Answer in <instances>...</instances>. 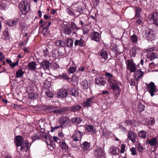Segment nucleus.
<instances>
[{"label":"nucleus","instance_id":"obj_29","mask_svg":"<svg viewBox=\"0 0 158 158\" xmlns=\"http://www.w3.org/2000/svg\"><path fill=\"white\" fill-rule=\"evenodd\" d=\"M90 144L87 142H85L83 144L81 145V148L84 151H88L90 149Z\"/></svg>","mask_w":158,"mask_h":158},{"label":"nucleus","instance_id":"obj_54","mask_svg":"<svg viewBox=\"0 0 158 158\" xmlns=\"http://www.w3.org/2000/svg\"><path fill=\"white\" fill-rule=\"evenodd\" d=\"M155 122V120L153 119H151L146 122V124L148 125L153 124Z\"/></svg>","mask_w":158,"mask_h":158},{"label":"nucleus","instance_id":"obj_9","mask_svg":"<svg viewBox=\"0 0 158 158\" xmlns=\"http://www.w3.org/2000/svg\"><path fill=\"white\" fill-rule=\"evenodd\" d=\"M26 141V140H24L23 138L20 136H17L16 137L15 139V141L16 145L17 147V150L19 149L20 146H21L23 142Z\"/></svg>","mask_w":158,"mask_h":158},{"label":"nucleus","instance_id":"obj_41","mask_svg":"<svg viewBox=\"0 0 158 158\" xmlns=\"http://www.w3.org/2000/svg\"><path fill=\"white\" fill-rule=\"evenodd\" d=\"M68 109V107H63L62 108L57 110V114H62Z\"/></svg>","mask_w":158,"mask_h":158},{"label":"nucleus","instance_id":"obj_35","mask_svg":"<svg viewBox=\"0 0 158 158\" xmlns=\"http://www.w3.org/2000/svg\"><path fill=\"white\" fill-rule=\"evenodd\" d=\"M147 131L144 130H141L139 132L138 136L143 139H145L146 137Z\"/></svg>","mask_w":158,"mask_h":158},{"label":"nucleus","instance_id":"obj_50","mask_svg":"<svg viewBox=\"0 0 158 158\" xmlns=\"http://www.w3.org/2000/svg\"><path fill=\"white\" fill-rule=\"evenodd\" d=\"M130 150L131 152V154L134 156L137 154V152L136 148L132 147L130 148Z\"/></svg>","mask_w":158,"mask_h":158},{"label":"nucleus","instance_id":"obj_30","mask_svg":"<svg viewBox=\"0 0 158 158\" xmlns=\"http://www.w3.org/2000/svg\"><path fill=\"white\" fill-rule=\"evenodd\" d=\"M18 20L17 18L10 20L7 22V24L10 27L16 25L18 23Z\"/></svg>","mask_w":158,"mask_h":158},{"label":"nucleus","instance_id":"obj_7","mask_svg":"<svg viewBox=\"0 0 158 158\" xmlns=\"http://www.w3.org/2000/svg\"><path fill=\"white\" fill-rule=\"evenodd\" d=\"M95 97L94 96L86 99L85 101L82 104L83 106L89 107L91 106L94 102Z\"/></svg>","mask_w":158,"mask_h":158},{"label":"nucleus","instance_id":"obj_49","mask_svg":"<svg viewBox=\"0 0 158 158\" xmlns=\"http://www.w3.org/2000/svg\"><path fill=\"white\" fill-rule=\"evenodd\" d=\"M137 37L136 35H133L131 36V40L134 43H136L137 41Z\"/></svg>","mask_w":158,"mask_h":158},{"label":"nucleus","instance_id":"obj_5","mask_svg":"<svg viewBox=\"0 0 158 158\" xmlns=\"http://www.w3.org/2000/svg\"><path fill=\"white\" fill-rule=\"evenodd\" d=\"M146 85L148 91L151 96H153L154 95V93L156 92L157 91V89L156 88L154 83L151 82L149 84H146Z\"/></svg>","mask_w":158,"mask_h":158},{"label":"nucleus","instance_id":"obj_12","mask_svg":"<svg viewBox=\"0 0 158 158\" xmlns=\"http://www.w3.org/2000/svg\"><path fill=\"white\" fill-rule=\"evenodd\" d=\"M68 92L65 89H60L57 93V95L58 98H65L68 95Z\"/></svg>","mask_w":158,"mask_h":158},{"label":"nucleus","instance_id":"obj_47","mask_svg":"<svg viewBox=\"0 0 158 158\" xmlns=\"http://www.w3.org/2000/svg\"><path fill=\"white\" fill-rule=\"evenodd\" d=\"M76 66H72L70 67L68 70V73L69 74L73 73L76 70Z\"/></svg>","mask_w":158,"mask_h":158},{"label":"nucleus","instance_id":"obj_26","mask_svg":"<svg viewBox=\"0 0 158 158\" xmlns=\"http://www.w3.org/2000/svg\"><path fill=\"white\" fill-rule=\"evenodd\" d=\"M84 40L82 38H81L79 40H75L74 44L76 46H79L83 47L84 45Z\"/></svg>","mask_w":158,"mask_h":158},{"label":"nucleus","instance_id":"obj_43","mask_svg":"<svg viewBox=\"0 0 158 158\" xmlns=\"http://www.w3.org/2000/svg\"><path fill=\"white\" fill-rule=\"evenodd\" d=\"M60 54L61 53L58 50H55L52 53V56L57 58L61 56Z\"/></svg>","mask_w":158,"mask_h":158},{"label":"nucleus","instance_id":"obj_64","mask_svg":"<svg viewBox=\"0 0 158 158\" xmlns=\"http://www.w3.org/2000/svg\"><path fill=\"white\" fill-rule=\"evenodd\" d=\"M135 10L136 13H140L141 12V10L139 7H135Z\"/></svg>","mask_w":158,"mask_h":158},{"label":"nucleus","instance_id":"obj_22","mask_svg":"<svg viewBox=\"0 0 158 158\" xmlns=\"http://www.w3.org/2000/svg\"><path fill=\"white\" fill-rule=\"evenodd\" d=\"M41 133L39 132L35 133L31 136V139L33 141L37 139H40L41 138Z\"/></svg>","mask_w":158,"mask_h":158},{"label":"nucleus","instance_id":"obj_2","mask_svg":"<svg viewBox=\"0 0 158 158\" xmlns=\"http://www.w3.org/2000/svg\"><path fill=\"white\" fill-rule=\"evenodd\" d=\"M19 7L22 14L26 15L28 14L30 9V4L27 1H23L20 2Z\"/></svg>","mask_w":158,"mask_h":158},{"label":"nucleus","instance_id":"obj_60","mask_svg":"<svg viewBox=\"0 0 158 158\" xmlns=\"http://www.w3.org/2000/svg\"><path fill=\"white\" fill-rule=\"evenodd\" d=\"M60 76L63 79L69 80V78L67 77V76L65 73H62L60 75Z\"/></svg>","mask_w":158,"mask_h":158},{"label":"nucleus","instance_id":"obj_10","mask_svg":"<svg viewBox=\"0 0 158 158\" xmlns=\"http://www.w3.org/2000/svg\"><path fill=\"white\" fill-rule=\"evenodd\" d=\"M89 35L90 37L92 40L98 42L99 41L100 35L99 33L94 31L91 32Z\"/></svg>","mask_w":158,"mask_h":158},{"label":"nucleus","instance_id":"obj_55","mask_svg":"<svg viewBox=\"0 0 158 158\" xmlns=\"http://www.w3.org/2000/svg\"><path fill=\"white\" fill-rule=\"evenodd\" d=\"M131 86H134L135 85V81L133 78H131L129 81Z\"/></svg>","mask_w":158,"mask_h":158},{"label":"nucleus","instance_id":"obj_8","mask_svg":"<svg viewBox=\"0 0 158 158\" xmlns=\"http://www.w3.org/2000/svg\"><path fill=\"white\" fill-rule=\"evenodd\" d=\"M94 154L97 158H99L102 156L104 157L105 156V154L103 150L99 147L97 148L94 150Z\"/></svg>","mask_w":158,"mask_h":158},{"label":"nucleus","instance_id":"obj_15","mask_svg":"<svg viewBox=\"0 0 158 158\" xmlns=\"http://www.w3.org/2000/svg\"><path fill=\"white\" fill-rule=\"evenodd\" d=\"M19 148V149L22 151H27L30 148L28 142L26 140L23 142Z\"/></svg>","mask_w":158,"mask_h":158},{"label":"nucleus","instance_id":"obj_14","mask_svg":"<svg viewBox=\"0 0 158 158\" xmlns=\"http://www.w3.org/2000/svg\"><path fill=\"white\" fill-rule=\"evenodd\" d=\"M62 31L65 34L69 35L72 33V30L70 26L64 25L62 26Z\"/></svg>","mask_w":158,"mask_h":158},{"label":"nucleus","instance_id":"obj_56","mask_svg":"<svg viewBox=\"0 0 158 158\" xmlns=\"http://www.w3.org/2000/svg\"><path fill=\"white\" fill-rule=\"evenodd\" d=\"M46 94L48 97L49 98H52L53 95V94L49 91H47Z\"/></svg>","mask_w":158,"mask_h":158},{"label":"nucleus","instance_id":"obj_46","mask_svg":"<svg viewBox=\"0 0 158 158\" xmlns=\"http://www.w3.org/2000/svg\"><path fill=\"white\" fill-rule=\"evenodd\" d=\"M84 8L81 6H79L77 7L75 11L76 13L78 12L79 13H82L83 12Z\"/></svg>","mask_w":158,"mask_h":158},{"label":"nucleus","instance_id":"obj_32","mask_svg":"<svg viewBox=\"0 0 158 158\" xmlns=\"http://www.w3.org/2000/svg\"><path fill=\"white\" fill-rule=\"evenodd\" d=\"M136 148L137 149L138 151L141 153L143 152L144 150V148L143 145L139 143H136Z\"/></svg>","mask_w":158,"mask_h":158},{"label":"nucleus","instance_id":"obj_58","mask_svg":"<svg viewBox=\"0 0 158 158\" xmlns=\"http://www.w3.org/2000/svg\"><path fill=\"white\" fill-rule=\"evenodd\" d=\"M61 125H60L55 126V127H51V131L52 132H53L55 129H58L60 128L61 127Z\"/></svg>","mask_w":158,"mask_h":158},{"label":"nucleus","instance_id":"obj_23","mask_svg":"<svg viewBox=\"0 0 158 158\" xmlns=\"http://www.w3.org/2000/svg\"><path fill=\"white\" fill-rule=\"evenodd\" d=\"M150 20L153 21L158 19V12H155L149 15Z\"/></svg>","mask_w":158,"mask_h":158},{"label":"nucleus","instance_id":"obj_51","mask_svg":"<svg viewBox=\"0 0 158 158\" xmlns=\"http://www.w3.org/2000/svg\"><path fill=\"white\" fill-rule=\"evenodd\" d=\"M138 109L140 111L142 112L144 110L145 106L141 104H139L138 105Z\"/></svg>","mask_w":158,"mask_h":158},{"label":"nucleus","instance_id":"obj_39","mask_svg":"<svg viewBox=\"0 0 158 158\" xmlns=\"http://www.w3.org/2000/svg\"><path fill=\"white\" fill-rule=\"evenodd\" d=\"M156 143L157 139L156 138H152L148 142V143L151 146L156 145Z\"/></svg>","mask_w":158,"mask_h":158},{"label":"nucleus","instance_id":"obj_61","mask_svg":"<svg viewBox=\"0 0 158 158\" xmlns=\"http://www.w3.org/2000/svg\"><path fill=\"white\" fill-rule=\"evenodd\" d=\"M71 26L72 28L73 29H77V26L75 25L74 23V22H71Z\"/></svg>","mask_w":158,"mask_h":158},{"label":"nucleus","instance_id":"obj_42","mask_svg":"<svg viewBox=\"0 0 158 158\" xmlns=\"http://www.w3.org/2000/svg\"><path fill=\"white\" fill-rule=\"evenodd\" d=\"M70 94L74 96L75 97H77L78 95V91L75 89H72L70 92Z\"/></svg>","mask_w":158,"mask_h":158},{"label":"nucleus","instance_id":"obj_44","mask_svg":"<svg viewBox=\"0 0 158 158\" xmlns=\"http://www.w3.org/2000/svg\"><path fill=\"white\" fill-rule=\"evenodd\" d=\"M3 39L6 40L9 38V35L7 30H6L3 33Z\"/></svg>","mask_w":158,"mask_h":158},{"label":"nucleus","instance_id":"obj_3","mask_svg":"<svg viewBox=\"0 0 158 158\" xmlns=\"http://www.w3.org/2000/svg\"><path fill=\"white\" fill-rule=\"evenodd\" d=\"M147 58L151 60H153L156 58L158 56V52L156 47L150 48L147 49Z\"/></svg>","mask_w":158,"mask_h":158},{"label":"nucleus","instance_id":"obj_18","mask_svg":"<svg viewBox=\"0 0 158 158\" xmlns=\"http://www.w3.org/2000/svg\"><path fill=\"white\" fill-rule=\"evenodd\" d=\"M146 36L148 39L150 41L154 40L155 38L154 33L153 31H148L146 32Z\"/></svg>","mask_w":158,"mask_h":158},{"label":"nucleus","instance_id":"obj_37","mask_svg":"<svg viewBox=\"0 0 158 158\" xmlns=\"http://www.w3.org/2000/svg\"><path fill=\"white\" fill-rule=\"evenodd\" d=\"M72 111L75 112L80 110L81 108V106L78 105L73 106L71 107Z\"/></svg>","mask_w":158,"mask_h":158},{"label":"nucleus","instance_id":"obj_52","mask_svg":"<svg viewBox=\"0 0 158 158\" xmlns=\"http://www.w3.org/2000/svg\"><path fill=\"white\" fill-rule=\"evenodd\" d=\"M48 50L47 48H45V49H44L42 53L43 55L44 56H47L48 54Z\"/></svg>","mask_w":158,"mask_h":158},{"label":"nucleus","instance_id":"obj_11","mask_svg":"<svg viewBox=\"0 0 158 158\" xmlns=\"http://www.w3.org/2000/svg\"><path fill=\"white\" fill-rule=\"evenodd\" d=\"M51 65L50 63L48 60H43L40 63V67L38 70L43 68L44 70H48Z\"/></svg>","mask_w":158,"mask_h":158},{"label":"nucleus","instance_id":"obj_38","mask_svg":"<svg viewBox=\"0 0 158 158\" xmlns=\"http://www.w3.org/2000/svg\"><path fill=\"white\" fill-rule=\"evenodd\" d=\"M50 31L48 27H45L41 31L42 34L44 36L47 35L49 34Z\"/></svg>","mask_w":158,"mask_h":158},{"label":"nucleus","instance_id":"obj_19","mask_svg":"<svg viewBox=\"0 0 158 158\" xmlns=\"http://www.w3.org/2000/svg\"><path fill=\"white\" fill-rule=\"evenodd\" d=\"M95 82L97 84L102 85H104L106 83L104 78L100 77H98L96 78Z\"/></svg>","mask_w":158,"mask_h":158},{"label":"nucleus","instance_id":"obj_4","mask_svg":"<svg viewBox=\"0 0 158 158\" xmlns=\"http://www.w3.org/2000/svg\"><path fill=\"white\" fill-rule=\"evenodd\" d=\"M125 63L127 69L129 70L131 72H134L136 71V66L133 60L127 59L126 60Z\"/></svg>","mask_w":158,"mask_h":158},{"label":"nucleus","instance_id":"obj_21","mask_svg":"<svg viewBox=\"0 0 158 158\" xmlns=\"http://www.w3.org/2000/svg\"><path fill=\"white\" fill-rule=\"evenodd\" d=\"M81 88L83 89H86L90 86V84L88 81L86 80L82 81L80 83Z\"/></svg>","mask_w":158,"mask_h":158},{"label":"nucleus","instance_id":"obj_20","mask_svg":"<svg viewBox=\"0 0 158 158\" xmlns=\"http://www.w3.org/2000/svg\"><path fill=\"white\" fill-rule=\"evenodd\" d=\"M144 73L140 70H138L135 73V79L138 81L143 76Z\"/></svg>","mask_w":158,"mask_h":158},{"label":"nucleus","instance_id":"obj_24","mask_svg":"<svg viewBox=\"0 0 158 158\" xmlns=\"http://www.w3.org/2000/svg\"><path fill=\"white\" fill-rule=\"evenodd\" d=\"M37 64L35 62L32 61L31 62L29 63L28 64V67L29 69L31 71L35 70L36 69V66Z\"/></svg>","mask_w":158,"mask_h":158},{"label":"nucleus","instance_id":"obj_1","mask_svg":"<svg viewBox=\"0 0 158 158\" xmlns=\"http://www.w3.org/2000/svg\"><path fill=\"white\" fill-rule=\"evenodd\" d=\"M108 82L110 84V86L113 90V94L116 97H118L121 90L119 87L121 83L120 82L116 81L114 79H109Z\"/></svg>","mask_w":158,"mask_h":158},{"label":"nucleus","instance_id":"obj_59","mask_svg":"<svg viewBox=\"0 0 158 158\" xmlns=\"http://www.w3.org/2000/svg\"><path fill=\"white\" fill-rule=\"evenodd\" d=\"M136 23L138 25H140L143 24V20L142 19L139 18L136 20Z\"/></svg>","mask_w":158,"mask_h":158},{"label":"nucleus","instance_id":"obj_34","mask_svg":"<svg viewBox=\"0 0 158 158\" xmlns=\"http://www.w3.org/2000/svg\"><path fill=\"white\" fill-rule=\"evenodd\" d=\"M72 122L76 124H80L81 122V120L79 117H74L71 119Z\"/></svg>","mask_w":158,"mask_h":158},{"label":"nucleus","instance_id":"obj_16","mask_svg":"<svg viewBox=\"0 0 158 158\" xmlns=\"http://www.w3.org/2000/svg\"><path fill=\"white\" fill-rule=\"evenodd\" d=\"M140 52V48L137 46H134L131 50L130 54L131 57H135L136 54L139 53Z\"/></svg>","mask_w":158,"mask_h":158},{"label":"nucleus","instance_id":"obj_27","mask_svg":"<svg viewBox=\"0 0 158 158\" xmlns=\"http://www.w3.org/2000/svg\"><path fill=\"white\" fill-rule=\"evenodd\" d=\"M69 120V118L66 116H63L61 117L59 120V122L61 125H63Z\"/></svg>","mask_w":158,"mask_h":158},{"label":"nucleus","instance_id":"obj_28","mask_svg":"<svg viewBox=\"0 0 158 158\" xmlns=\"http://www.w3.org/2000/svg\"><path fill=\"white\" fill-rule=\"evenodd\" d=\"M65 46L69 48L72 47L73 46V41L70 38H67L65 40Z\"/></svg>","mask_w":158,"mask_h":158},{"label":"nucleus","instance_id":"obj_63","mask_svg":"<svg viewBox=\"0 0 158 158\" xmlns=\"http://www.w3.org/2000/svg\"><path fill=\"white\" fill-rule=\"evenodd\" d=\"M125 148V146L124 144H122L121 145L120 152L122 153L124 152Z\"/></svg>","mask_w":158,"mask_h":158},{"label":"nucleus","instance_id":"obj_31","mask_svg":"<svg viewBox=\"0 0 158 158\" xmlns=\"http://www.w3.org/2000/svg\"><path fill=\"white\" fill-rule=\"evenodd\" d=\"M100 55L102 58L105 60L108 58V54L107 51L105 50H102L101 51Z\"/></svg>","mask_w":158,"mask_h":158},{"label":"nucleus","instance_id":"obj_53","mask_svg":"<svg viewBox=\"0 0 158 158\" xmlns=\"http://www.w3.org/2000/svg\"><path fill=\"white\" fill-rule=\"evenodd\" d=\"M57 108L56 107H53L52 106L51 109L50 110V113L54 112L57 114V110H56Z\"/></svg>","mask_w":158,"mask_h":158},{"label":"nucleus","instance_id":"obj_17","mask_svg":"<svg viewBox=\"0 0 158 158\" xmlns=\"http://www.w3.org/2000/svg\"><path fill=\"white\" fill-rule=\"evenodd\" d=\"M85 129L86 131L91 134H94L96 132L94 126L92 125H87Z\"/></svg>","mask_w":158,"mask_h":158},{"label":"nucleus","instance_id":"obj_25","mask_svg":"<svg viewBox=\"0 0 158 158\" xmlns=\"http://www.w3.org/2000/svg\"><path fill=\"white\" fill-rule=\"evenodd\" d=\"M110 152L112 154L114 155H116L118 154L119 150L117 147L114 146L110 148Z\"/></svg>","mask_w":158,"mask_h":158},{"label":"nucleus","instance_id":"obj_36","mask_svg":"<svg viewBox=\"0 0 158 158\" xmlns=\"http://www.w3.org/2000/svg\"><path fill=\"white\" fill-rule=\"evenodd\" d=\"M24 72L22 69H19L16 72V77L20 78L24 74Z\"/></svg>","mask_w":158,"mask_h":158},{"label":"nucleus","instance_id":"obj_45","mask_svg":"<svg viewBox=\"0 0 158 158\" xmlns=\"http://www.w3.org/2000/svg\"><path fill=\"white\" fill-rule=\"evenodd\" d=\"M68 13L69 15L74 16L76 17H77L79 15V14H76L75 10H69Z\"/></svg>","mask_w":158,"mask_h":158},{"label":"nucleus","instance_id":"obj_6","mask_svg":"<svg viewBox=\"0 0 158 158\" xmlns=\"http://www.w3.org/2000/svg\"><path fill=\"white\" fill-rule=\"evenodd\" d=\"M83 135L82 132L77 130H75L72 135V138L75 141H79L81 140Z\"/></svg>","mask_w":158,"mask_h":158},{"label":"nucleus","instance_id":"obj_62","mask_svg":"<svg viewBox=\"0 0 158 158\" xmlns=\"http://www.w3.org/2000/svg\"><path fill=\"white\" fill-rule=\"evenodd\" d=\"M52 106L49 105L45 107V109L47 112L50 113V110Z\"/></svg>","mask_w":158,"mask_h":158},{"label":"nucleus","instance_id":"obj_13","mask_svg":"<svg viewBox=\"0 0 158 158\" xmlns=\"http://www.w3.org/2000/svg\"><path fill=\"white\" fill-rule=\"evenodd\" d=\"M136 135L132 131H129L128 133V138L133 143L136 142Z\"/></svg>","mask_w":158,"mask_h":158},{"label":"nucleus","instance_id":"obj_33","mask_svg":"<svg viewBox=\"0 0 158 158\" xmlns=\"http://www.w3.org/2000/svg\"><path fill=\"white\" fill-rule=\"evenodd\" d=\"M55 44L57 46L60 47H64L65 46V42L61 40H56L55 42Z\"/></svg>","mask_w":158,"mask_h":158},{"label":"nucleus","instance_id":"obj_48","mask_svg":"<svg viewBox=\"0 0 158 158\" xmlns=\"http://www.w3.org/2000/svg\"><path fill=\"white\" fill-rule=\"evenodd\" d=\"M29 40V37H23L22 39V44L20 45V46H21L23 45H26L27 43Z\"/></svg>","mask_w":158,"mask_h":158},{"label":"nucleus","instance_id":"obj_40","mask_svg":"<svg viewBox=\"0 0 158 158\" xmlns=\"http://www.w3.org/2000/svg\"><path fill=\"white\" fill-rule=\"evenodd\" d=\"M60 144L63 149L66 150L68 149V146L65 142H60Z\"/></svg>","mask_w":158,"mask_h":158},{"label":"nucleus","instance_id":"obj_57","mask_svg":"<svg viewBox=\"0 0 158 158\" xmlns=\"http://www.w3.org/2000/svg\"><path fill=\"white\" fill-rule=\"evenodd\" d=\"M39 23L40 25V27H42L44 26V25L46 24L47 22L43 21V20H41L40 21Z\"/></svg>","mask_w":158,"mask_h":158}]
</instances>
